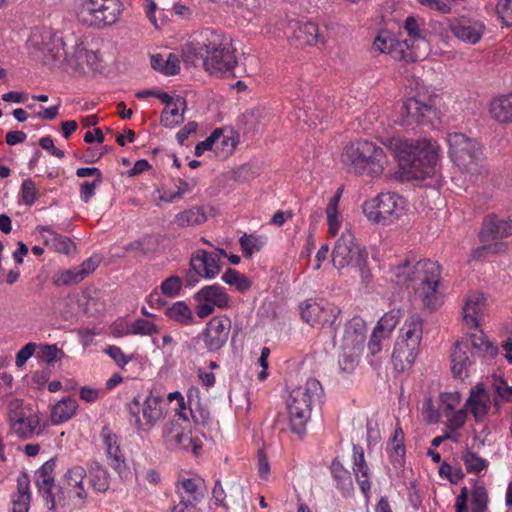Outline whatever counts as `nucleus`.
<instances>
[{"label": "nucleus", "instance_id": "10", "mask_svg": "<svg viewBox=\"0 0 512 512\" xmlns=\"http://www.w3.org/2000/svg\"><path fill=\"white\" fill-rule=\"evenodd\" d=\"M301 318L309 326L335 330L340 322L341 309L324 299H309L299 305Z\"/></svg>", "mask_w": 512, "mask_h": 512}, {"label": "nucleus", "instance_id": "16", "mask_svg": "<svg viewBox=\"0 0 512 512\" xmlns=\"http://www.w3.org/2000/svg\"><path fill=\"white\" fill-rule=\"evenodd\" d=\"M221 271L220 257L216 253L204 249H197L190 258V272L186 277V284L192 286L198 282L194 276L207 280L216 278Z\"/></svg>", "mask_w": 512, "mask_h": 512}, {"label": "nucleus", "instance_id": "43", "mask_svg": "<svg viewBox=\"0 0 512 512\" xmlns=\"http://www.w3.org/2000/svg\"><path fill=\"white\" fill-rule=\"evenodd\" d=\"M165 316L183 326H191L196 323L193 310L185 301L172 303L166 308Z\"/></svg>", "mask_w": 512, "mask_h": 512}, {"label": "nucleus", "instance_id": "54", "mask_svg": "<svg viewBox=\"0 0 512 512\" xmlns=\"http://www.w3.org/2000/svg\"><path fill=\"white\" fill-rule=\"evenodd\" d=\"M331 473L338 486L343 490H350L352 488V479L350 472L343 466V464L335 459L331 464Z\"/></svg>", "mask_w": 512, "mask_h": 512}, {"label": "nucleus", "instance_id": "63", "mask_svg": "<svg viewBox=\"0 0 512 512\" xmlns=\"http://www.w3.org/2000/svg\"><path fill=\"white\" fill-rule=\"evenodd\" d=\"M158 333L157 326L146 319H137L132 323V335L151 336Z\"/></svg>", "mask_w": 512, "mask_h": 512}, {"label": "nucleus", "instance_id": "5", "mask_svg": "<svg viewBox=\"0 0 512 512\" xmlns=\"http://www.w3.org/2000/svg\"><path fill=\"white\" fill-rule=\"evenodd\" d=\"M110 486L108 471L98 463L91 464L88 469L74 465L66 470L61 478V493L67 499L84 504L89 490L105 493Z\"/></svg>", "mask_w": 512, "mask_h": 512}, {"label": "nucleus", "instance_id": "58", "mask_svg": "<svg viewBox=\"0 0 512 512\" xmlns=\"http://www.w3.org/2000/svg\"><path fill=\"white\" fill-rule=\"evenodd\" d=\"M507 248V243L495 240L492 244L475 249L472 252V258L479 259L490 254H504L507 251Z\"/></svg>", "mask_w": 512, "mask_h": 512}, {"label": "nucleus", "instance_id": "11", "mask_svg": "<svg viewBox=\"0 0 512 512\" xmlns=\"http://www.w3.org/2000/svg\"><path fill=\"white\" fill-rule=\"evenodd\" d=\"M129 413L139 431H150L165 417L162 399L149 393L143 401L134 398L129 404Z\"/></svg>", "mask_w": 512, "mask_h": 512}, {"label": "nucleus", "instance_id": "37", "mask_svg": "<svg viewBox=\"0 0 512 512\" xmlns=\"http://www.w3.org/2000/svg\"><path fill=\"white\" fill-rule=\"evenodd\" d=\"M100 437L110 466L114 469H119L122 466L124 459L116 434L110 428L104 427L101 430Z\"/></svg>", "mask_w": 512, "mask_h": 512}, {"label": "nucleus", "instance_id": "34", "mask_svg": "<svg viewBox=\"0 0 512 512\" xmlns=\"http://www.w3.org/2000/svg\"><path fill=\"white\" fill-rule=\"evenodd\" d=\"M79 408L78 401L71 397L66 396L51 406L50 421L53 425L63 424L72 419Z\"/></svg>", "mask_w": 512, "mask_h": 512}, {"label": "nucleus", "instance_id": "29", "mask_svg": "<svg viewBox=\"0 0 512 512\" xmlns=\"http://www.w3.org/2000/svg\"><path fill=\"white\" fill-rule=\"evenodd\" d=\"M352 472L361 492L368 498L371 491V472L365 460L364 450L359 445L352 447Z\"/></svg>", "mask_w": 512, "mask_h": 512}, {"label": "nucleus", "instance_id": "31", "mask_svg": "<svg viewBox=\"0 0 512 512\" xmlns=\"http://www.w3.org/2000/svg\"><path fill=\"white\" fill-rule=\"evenodd\" d=\"M474 370L472 354L467 344L457 342L451 354V372L454 377L465 379Z\"/></svg>", "mask_w": 512, "mask_h": 512}, {"label": "nucleus", "instance_id": "39", "mask_svg": "<svg viewBox=\"0 0 512 512\" xmlns=\"http://www.w3.org/2000/svg\"><path fill=\"white\" fill-rule=\"evenodd\" d=\"M29 486L28 475L21 473L17 478V491L11 496L12 512H28L31 500Z\"/></svg>", "mask_w": 512, "mask_h": 512}, {"label": "nucleus", "instance_id": "17", "mask_svg": "<svg viewBox=\"0 0 512 512\" xmlns=\"http://www.w3.org/2000/svg\"><path fill=\"white\" fill-rule=\"evenodd\" d=\"M435 116V109L429 103H423L417 98H408L401 104L395 123L410 127L415 124H430Z\"/></svg>", "mask_w": 512, "mask_h": 512}, {"label": "nucleus", "instance_id": "30", "mask_svg": "<svg viewBox=\"0 0 512 512\" xmlns=\"http://www.w3.org/2000/svg\"><path fill=\"white\" fill-rule=\"evenodd\" d=\"M490 404V395L482 384H478L470 390V395L465 402V409L470 411L475 421L482 422L488 415Z\"/></svg>", "mask_w": 512, "mask_h": 512}, {"label": "nucleus", "instance_id": "20", "mask_svg": "<svg viewBox=\"0 0 512 512\" xmlns=\"http://www.w3.org/2000/svg\"><path fill=\"white\" fill-rule=\"evenodd\" d=\"M404 30L408 35L407 39L401 40L407 43L406 53L410 54L411 62L426 58L429 54V43L419 22L412 16L405 19Z\"/></svg>", "mask_w": 512, "mask_h": 512}, {"label": "nucleus", "instance_id": "2", "mask_svg": "<svg viewBox=\"0 0 512 512\" xmlns=\"http://www.w3.org/2000/svg\"><path fill=\"white\" fill-rule=\"evenodd\" d=\"M384 144L394 154L406 179L424 181L437 177L442 154L436 140L397 136L388 139Z\"/></svg>", "mask_w": 512, "mask_h": 512}, {"label": "nucleus", "instance_id": "18", "mask_svg": "<svg viewBox=\"0 0 512 512\" xmlns=\"http://www.w3.org/2000/svg\"><path fill=\"white\" fill-rule=\"evenodd\" d=\"M440 410L446 417L448 429L457 431L461 429L467 420L465 404H462V395L458 391L444 392L440 394Z\"/></svg>", "mask_w": 512, "mask_h": 512}, {"label": "nucleus", "instance_id": "60", "mask_svg": "<svg viewBox=\"0 0 512 512\" xmlns=\"http://www.w3.org/2000/svg\"><path fill=\"white\" fill-rule=\"evenodd\" d=\"M297 118L300 123H303L304 125H307L309 128H316L318 124H321L323 119L328 117V113L320 114L311 112L309 113L305 109H298L296 112Z\"/></svg>", "mask_w": 512, "mask_h": 512}, {"label": "nucleus", "instance_id": "48", "mask_svg": "<svg viewBox=\"0 0 512 512\" xmlns=\"http://www.w3.org/2000/svg\"><path fill=\"white\" fill-rule=\"evenodd\" d=\"M402 317V311L400 309H391L386 312L377 322L374 330L377 333L382 334L386 338H389L392 331L395 329Z\"/></svg>", "mask_w": 512, "mask_h": 512}, {"label": "nucleus", "instance_id": "1", "mask_svg": "<svg viewBox=\"0 0 512 512\" xmlns=\"http://www.w3.org/2000/svg\"><path fill=\"white\" fill-rule=\"evenodd\" d=\"M236 48L231 37L205 28L182 46V58L187 64L194 65L203 59L205 70L211 75H231L237 66Z\"/></svg>", "mask_w": 512, "mask_h": 512}, {"label": "nucleus", "instance_id": "56", "mask_svg": "<svg viewBox=\"0 0 512 512\" xmlns=\"http://www.w3.org/2000/svg\"><path fill=\"white\" fill-rule=\"evenodd\" d=\"M181 442H183V446H181L180 450L192 452L195 455L199 453L202 447L201 439L192 435L190 424L184 425V433Z\"/></svg>", "mask_w": 512, "mask_h": 512}, {"label": "nucleus", "instance_id": "14", "mask_svg": "<svg viewBox=\"0 0 512 512\" xmlns=\"http://www.w3.org/2000/svg\"><path fill=\"white\" fill-rule=\"evenodd\" d=\"M194 300L196 315L201 319L212 315L216 308L227 309L231 302L226 289L218 284L202 287L194 294Z\"/></svg>", "mask_w": 512, "mask_h": 512}, {"label": "nucleus", "instance_id": "25", "mask_svg": "<svg viewBox=\"0 0 512 512\" xmlns=\"http://www.w3.org/2000/svg\"><path fill=\"white\" fill-rule=\"evenodd\" d=\"M512 236V220L488 215L484 218L480 231L482 242L495 241Z\"/></svg>", "mask_w": 512, "mask_h": 512}, {"label": "nucleus", "instance_id": "40", "mask_svg": "<svg viewBox=\"0 0 512 512\" xmlns=\"http://www.w3.org/2000/svg\"><path fill=\"white\" fill-rule=\"evenodd\" d=\"M489 112L497 122H512V93L494 98L490 103Z\"/></svg>", "mask_w": 512, "mask_h": 512}, {"label": "nucleus", "instance_id": "7", "mask_svg": "<svg viewBox=\"0 0 512 512\" xmlns=\"http://www.w3.org/2000/svg\"><path fill=\"white\" fill-rule=\"evenodd\" d=\"M323 387L315 378H309L307 381L296 387L290 392L287 399V410L291 430L303 435L307 424L311 419L312 408L320 402L323 396Z\"/></svg>", "mask_w": 512, "mask_h": 512}, {"label": "nucleus", "instance_id": "62", "mask_svg": "<svg viewBox=\"0 0 512 512\" xmlns=\"http://www.w3.org/2000/svg\"><path fill=\"white\" fill-rule=\"evenodd\" d=\"M30 411L31 409L29 407L24 406L23 401L21 399L11 398L7 403V415L9 423Z\"/></svg>", "mask_w": 512, "mask_h": 512}, {"label": "nucleus", "instance_id": "35", "mask_svg": "<svg viewBox=\"0 0 512 512\" xmlns=\"http://www.w3.org/2000/svg\"><path fill=\"white\" fill-rule=\"evenodd\" d=\"M460 342L467 344L468 348L471 346L475 350V353L483 358H492L498 353L497 346L487 339L484 332L478 328H475L474 332L470 333Z\"/></svg>", "mask_w": 512, "mask_h": 512}, {"label": "nucleus", "instance_id": "61", "mask_svg": "<svg viewBox=\"0 0 512 512\" xmlns=\"http://www.w3.org/2000/svg\"><path fill=\"white\" fill-rule=\"evenodd\" d=\"M38 197V190L31 179H25L21 184V200L27 206H32Z\"/></svg>", "mask_w": 512, "mask_h": 512}, {"label": "nucleus", "instance_id": "9", "mask_svg": "<svg viewBox=\"0 0 512 512\" xmlns=\"http://www.w3.org/2000/svg\"><path fill=\"white\" fill-rule=\"evenodd\" d=\"M124 11L121 0H78L77 20L84 26L105 29L116 24Z\"/></svg>", "mask_w": 512, "mask_h": 512}, {"label": "nucleus", "instance_id": "28", "mask_svg": "<svg viewBox=\"0 0 512 512\" xmlns=\"http://www.w3.org/2000/svg\"><path fill=\"white\" fill-rule=\"evenodd\" d=\"M366 333L365 321L359 316H354L345 326L341 349L362 351Z\"/></svg>", "mask_w": 512, "mask_h": 512}, {"label": "nucleus", "instance_id": "24", "mask_svg": "<svg viewBox=\"0 0 512 512\" xmlns=\"http://www.w3.org/2000/svg\"><path fill=\"white\" fill-rule=\"evenodd\" d=\"M373 48L380 52L390 55L396 60L411 62L410 54L406 53L407 43L397 39L393 33L388 30H381L376 35Z\"/></svg>", "mask_w": 512, "mask_h": 512}, {"label": "nucleus", "instance_id": "33", "mask_svg": "<svg viewBox=\"0 0 512 512\" xmlns=\"http://www.w3.org/2000/svg\"><path fill=\"white\" fill-rule=\"evenodd\" d=\"M204 481L198 477H181L176 484L180 500L198 504L203 498Z\"/></svg>", "mask_w": 512, "mask_h": 512}, {"label": "nucleus", "instance_id": "6", "mask_svg": "<svg viewBox=\"0 0 512 512\" xmlns=\"http://www.w3.org/2000/svg\"><path fill=\"white\" fill-rule=\"evenodd\" d=\"M342 162L357 175L380 178L388 166V157L374 142L359 139L348 144L341 155Z\"/></svg>", "mask_w": 512, "mask_h": 512}, {"label": "nucleus", "instance_id": "26", "mask_svg": "<svg viewBox=\"0 0 512 512\" xmlns=\"http://www.w3.org/2000/svg\"><path fill=\"white\" fill-rule=\"evenodd\" d=\"M419 353L420 347L412 346L409 343H404L402 339H396L391 356L394 370L397 373H404L410 370L413 367Z\"/></svg>", "mask_w": 512, "mask_h": 512}, {"label": "nucleus", "instance_id": "38", "mask_svg": "<svg viewBox=\"0 0 512 512\" xmlns=\"http://www.w3.org/2000/svg\"><path fill=\"white\" fill-rule=\"evenodd\" d=\"M342 190H338L328 201L325 209L328 233L330 236L335 237L343 224V214L340 210V199Z\"/></svg>", "mask_w": 512, "mask_h": 512}, {"label": "nucleus", "instance_id": "13", "mask_svg": "<svg viewBox=\"0 0 512 512\" xmlns=\"http://www.w3.org/2000/svg\"><path fill=\"white\" fill-rule=\"evenodd\" d=\"M27 48L32 56L39 60H55L64 52L62 38L50 28L35 29L28 41Z\"/></svg>", "mask_w": 512, "mask_h": 512}, {"label": "nucleus", "instance_id": "15", "mask_svg": "<svg viewBox=\"0 0 512 512\" xmlns=\"http://www.w3.org/2000/svg\"><path fill=\"white\" fill-rule=\"evenodd\" d=\"M53 470L54 463L47 461L35 473L36 486L49 510H57L66 504V496L61 493V486L56 487L54 484Z\"/></svg>", "mask_w": 512, "mask_h": 512}, {"label": "nucleus", "instance_id": "8", "mask_svg": "<svg viewBox=\"0 0 512 512\" xmlns=\"http://www.w3.org/2000/svg\"><path fill=\"white\" fill-rule=\"evenodd\" d=\"M362 212L370 223L387 227L406 216L408 202L398 193L382 192L364 201Z\"/></svg>", "mask_w": 512, "mask_h": 512}, {"label": "nucleus", "instance_id": "32", "mask_svg": "<svg viewBox=\"0 0 512 512\" xmlns=\"http://www.w3.org/2000/svg\"><path fill=\"white\" fill-rule=\"evenodd\" d=\"M214 155L216 158L227 159L235 150L238 144V135L233 129L217 128L213 132Z\"/></svg>", "mask_w": 512, "mask_h": 512}, {"label": "nucleus", "instance_id": "59", "mask_svg": "<svg viewBox=\"0 0 512 512\" xmlns=\"http://www.w3.org/2000/svg\"><path fill=\"white\" fill-rule=\"evenodd\" d=\"M438 472L441 478L448 480L452 484H458L464 478L461 468H454L447 462L441 463Z\"/></svg>", "mask_w": 512, "mask_h": 512}, {"label": "nucleus", "instance_id": "53", "mask_svg": "<svg viewBox=\"0 0 512 512\" xmlns=\"http://www.w3.org/2000/svg\"><path fill=\"white\" fill-rule=\"evenodd\" d=\"M488 500L486 488L482 485H475L471 490V511L486 512Z\"/></svg>", "mask_w": 512, "mask_h": 512}, {"label": "nucleus", "instance_id": "49", "mask_svg": "<svg viewBox=\"0 0 512 512\" xmlns=\"http://www.w3.org/2000/svg\"><path fill=\"white\" fill-rule=\"evenodd\" d=\"M206 219V215L200 207H192L178 213L175 217V223L180 227H190L200 225Z\"/></svg>", "mask_w": 512, "mask_h": 512}, {"label": "nucleus", "instance_id": "64", "mask_svg": "<svg viewBox=\"0 0 512 512\" xmlns=\"http://www.w3.org/2000/svg\"><path fill=\"white\" fill-rule=\"evenodd\" d=\"M360 354L361 350L342 349V353L339 358V364L341 368L345 371L353 370L357 364Z\"/></svg>", "mask_w": 512, "mask_h": 512}, {"label": "nucleus", "instance_id": "36", "mask_svg": "<svg viewBox=\"0 0 512 512\" xmlns=\"http://www.w3.org/2000/svg\"><path fill=\"white\" fill-rule=\"evenodd\" d=\"M423 335V321L418 315H411L405 319L398 331L396 339H402L404 343L412 346H421Z\"/></svg>", "mask_w": 512, "mask_h": 512}, {"label": "nucleus", "instance_id": "22", "mask_svg": "<svg viewBox=\"0 0 512 512\" xmlns=\"http://www.w3.org/2000/svg\"><path fill=\"white\" fill-rule=\"evenodd\" d=\"M488 299L479 291H470L463 298L462 317L470 328H479L488 310Z\"/></svg>", "mask_w": 512, "mask_h": 512}, {"label": "nucleus", "instance_id": "46", "mask_svg": "<svg viewBox=\"0 0 512 512\" xmlns=\"http://www.w3.org/2000/svg\"><path fill=\"white\" fill-rule=\"evenodd\" d=\"M461 459L465 466L466 472L476 476L484 475L489 466L487 459L482 458L480 455L470 449H467L462 453Z\"/></svg>", "mask_w": 512, "mask_h": 512}, {"label": "nucleus", "instance_id": "57", "mask_svg": "<svg viewBox=\"0 0 512 512\" xmlns=\"http://www.w3.org/2000/svg\"><path fill=\"white\" fill-rule=\"evenodd\" d=\"M182 289V280L177 275H172L166 278L160 285L161 293L168 297L174 298L180 294Z\"/></svg>", "mask_w": 512, "mask_h": 512}, {"label": "nucleus", "instance_id": "52", "mask_svg": "<svg viewBox=\"0 0 512 512\" xmlns=\"http://www.w3.org/2000/svg\"><path fill=\"white\" fill-rule=\"evenodd\" d=\"M87 49L82 43H77L71 51L64 50L65 61L67 65L74 71L81 72L84 68L85 57H81L82 52Z\"/></svg>", "mask_w": 512, "mask_h": 512}, {"label": "nucleus", "instance_id": "41", "mask_svg": "<svg viewBox=\"0 0 512 512\" xmlns=\"http://www.w3.org/2000/svg\"><path fill=\"white\" fill-rule=\"evenodd\" d=\"M186 110V100L177 95L176 102L165 107L161 114V124L166 128H175L184 121V112Z\"/></svg>", "mask_w": 512, "mask_h": 512}, {"label": "nucleus", "instance_id": "23", "mask_svg": "<svg viewBox=\"0 0 512 512\" xmlns=\"http://www.w3.org/2000/svg\"><path fill=\"white\" fill-rule=\"evenodd\" d=\"M231 328L227 316H216L209 320L204 331V343L209 351H218L226 343Z\"/></svg>", "mask_w": 512, "mask_h": 512}, {"label": "nucleus", "instance_id": "21", "mask_svg": "<svg viewBox=\"0 0 512 512\" xmlns=\"http://www.w3.org/2000/svg\"><path fill=\"white\" fill-rule=\"evenodd\" d=\"M285 35L300 46L324 43L318 25L307 20L291 19L287 24Z\"/></svg>", "mask_w": 512, "mask_h": 512}, {"label": "nucleus", "instance_id": "50", "mask_svg": "<svg viewBox=\"0 0 512 512\" xmlns=\"http://www.w3.org/2000/svg\"><path fill=\"white\" fill-rule=\"evenodd\" d=\"M265 238L255 234H243L239 238L242 254L245 258H251L259 252L265 244Z\"/></svg>", "mask_w": 512, "mask_h": 512}, {"label": "nucleus", "instance_id": "27", "mask_svg": "<svg viewBox=\"0 0 512 512\" xmlns=\"http://www.w3.org/2000/svg\"><path fill=\"white\" fill-rule=\"evenodd\" d=\"M34 235L38 241L54 252L69 255L75 249L68 237L58 234L48 226H37Z\"/></svg>", "mask_w": 512, "mask_h": 512}, {"label": "nucleus", "instance_id": "55", "mask_svg": "<svg viewBox=\"0 0 512 512\" xmlns=\"http://www.w3.org/2000/svg\"><path fill=\"white\" fill-rule=\"evenodd\" d=\"M488 5L495 9L498 18L505 24H512V0H488Z\"/></svg>", "mask_w": 512, "mask_h": 512}, {"label": "nucleus", "instance_id": "44", "mask_svg": "<svg viewBox=\"0 0 512 512\" xmlns=\"http://www.w3.org/2000/svg\"><path fill=\"white\" fill-rule=\"evenodd\" d=\"M184 424H180L178 420L173 419L162 427V441L169 450H180L183 446L181 439L183 438Z\"/></svg>", "mask_w": 512, "mask_h": 512}, {"label": "nucleus", "instance_id": "47", "mask_svg": "<svg viewBox=\"0 0 512 512\" xmlns=\"http://www.w3.org/2000/svg\"><path fill=\"white\" fill-rule=\"evenodd\" d=\"M387 453L393 463L402 464L405 456L404 433L401 428L394 430L393 436L387 444Z\"/></svg>", "mask_w": 512, "mask_h": 512}, {"label": "nucleus", "instance_id": "51", "mask_svg": "<svg viewBox=\"0 0 512 512\" xmlns=\"http://www.w3.org/2000/svg\"><path fill=\"white\" fill-rule=\"evenodd\" d=\"M221 279L227 285L234 286L239 292H246L251 287L250 280L245 275L233 269L226 270Z\"/></svg>", "mask_w": 512, "mask_h": 512}, {"label": "nucleus", "instance_id": "42", "mask_svg": "<svg viewBox=\"0 0 512 512\" xmlns=\"http://www.w3.org/2000/svg\"><path fill=\"white\" fill-rule=\"evenodd\" d=\"M39 417L31 410L10 423L12 431L20 438H31L39 427Z\"/></svg>", "mask_w": 512, "mask_h": 512}, {"label": "nucleus", "instance_id": "3", "mask_svg": "<svg viewBox=\"0 0 512 512\" xmlns=\"http://www.w3.org/2000/svg\"><path fill=\"white\" fill-rule=\"evenodd\" d=\"M390 281L400 286L412 287L415 295L429 309H437L442 304L438 290L441 276L440 265L429 259L407 260L393 266L389 272Z\"/></svg>", "mask_w": 512, "mask_h": 512}, {"label": "nucleus", "instance_id": "45", "mask_svg": "<svg viewBox=\"0 0 512 512\" xmlns=\"http://www.w3.org/2000/svg\"><path fill=\"white\" fill-rule=\"evenodd\" d=\"M151 65L156 71L164 75H175L180 70V61L173 53L153 55Z\"/></svg>", "mask_w": 512, "mask_h": 512}, {"label": "nucleus", "instance_id": "12", "mask_svg": "<svg viewBox=\"0 0 512 512\" xmlns=\"http://www.w3.org/2000/svg\"><path fill=\"white\" fill-rule=\"evenodd\" d=\"M366 258L365 248L355 242L353 233L350 230L344 231L337 240L332 252L334 267L343 269L349 265H355L362 271Z\"/></svg>", "mask_w": 512, "mask_h": 512}, {"label": "nucleus", "instance_id": "4", "mask_svg": "<svg viewBox=\"0 0 512 512\" xmlns=\"http://www.w3.org/2000/svg\"><path fill=\"white\" fill-rule=\"evenodd\" d=\"M446 143L448 157L458 172L454 180L459 186L475 184L488 174L483 147L476 139L461 132H449Z\"/></svg>", "mask_w": 512, "mask_h": 512}, {"label": "nucleus", "instance_id": "19", "mask_svg": "<svg viewBox=\"0 0 512 512\" xmlns=\"http://www.w3.org/2000/svg\"><path fill=\"white\" fill-rule=\"evenodd\" d=\"M448 28L459 41L470 45L479 43L486 31L483 21L470 17L450 19Z\"/></svg>", "mask_w": 512, "mask_h": 512}]
</instances>
